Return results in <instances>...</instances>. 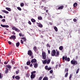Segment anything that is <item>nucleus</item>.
Returning a JSON list of instances; mask_svg holds the SVG:
<instances>
[{
	"label": "nucleus",
	"mask_w": 80,
	"mask_h": 80,
	"mask_svg": "<svg viewBox=\"0 0 80 80\" xmlns=\"http://www.w3.org/2000/svg\"><path fill=\"white\" fill-rule=\"evenodd\" d=\"M19 73V70H18V71H17L16 72V74H18V73Z\"/></svg>",
	"instance_id": "45"
},
{
	"label": "nucleus",
	"mask_w": 80,
	"mask_h": 80,
	"mask_svg": "<svg viewBox=\"0 0 80 80\" xmlns=\"http://www.w3.org/2000/svg\"><path fill=\"white\" fill-rule=\"evenodd\" d=\"M0 26L2 27H3L4 28H8L9 26L8 25H3L2 24H1Z\"/></svg>",
	"instance_id": "7"
},
{
	"label": "nucleus",
	"mask_w": 80,
	"mask_h": 80,
	"mask_svg": "<svg viewBox=\"0 0 80 80\" xmlns=\"http://www.w3.org/2000/svg\"><path fill=\"white\" fill-rule=\"evenodd\" d=\"M46 52H42V58L43 59L45 60L46 58Z\"/></svg>",
	"instance_id": "3"
},
{
	"label": "nucleus",
	"mask_w": 80,
	"mask_h": 80,
	"mask_svg": "<svg viewBox=\"0 0 80 80\" xmlns=\"http://www.w3.org/2000/svg\"><path fill=\"white\" fill-rule=\"evenodd\" d=\"M59 49L60 50H63V46H60L59 48Z\"/></svg>",
	"instance_id": "27"
},
{
	"label": "nucleus",
	"mask_w": 80,
	"mask_h": 80,
	"mask_svg": "<svg viewBox=\"0 0 80 80\" xmlns=\"http://www.w3.org/2000/svg\"><path fill=\"white\" fill-rule=\"evenodd\" d=\"M50 61H51V59H48L47 61V64H49V63H50Z\"/></svg>",
	"instance_id": "26"
},
{
	"label": "nucleus",
	"mask_w": 80,
	"mask_h": 80,
	"mask_svg": "<svg viewBox=\"0 0 80 80\" xmlns=\"http://www.w3.org/2000/svg\"><path fill=\"white\" fill-rule=\"evenodd\" d=\"M26 77H30V74H29L28 73H27L26 75Z\"/></svg>",
	"instance_id": "32"
},
{
	"label": "nucleus",
	"mask_w": 80,
	"mask_h": 80,
	"mask_svg": "<svg viewBox=\"0 0 80 80\" xmlns=\"http://www.w3.org/2000/svg\"><path fill=\"white\" fill-rule=\"evenodd\" d=\"M12 34H13V35H15L16 33H15V32L14 31H13L12 32Z\"/></svg>",
	"instance_id": "52"
},
{
	"label": "nucleus",
	"mask_w": 80,
	"mask_h": 80,
	"mask_svg": "<svg viewBox=\"0 0 80 80\" xmlns=\"http://www.w3.org/2000/svg\"><path fill=\"white\" fill-rule=\"evenodd\" d=\"M38 20H40V16L39 17H38Z\"/></svg>",
	"instance_id": "63"
},
{
	"label": "nucleus",
	"mask_w": 80,
	"mask_h": 80,
	"mask_svg": "<svg viewBox=\"0 0 80 80\" xmlns=\"http://www.w3.org/2000/svg\"><path fill=\"white\" fill-rule=\"evenodd\" d=\"M68 72V68H66L65 69V72Z\"/></svg>",
	"instance_id": "41"
},
{
	"label": "nucleus",
	"mask_w": 80,
	"mask_h": 80,
	"mask_svg": "<svg viewBox=\"0 0 80 80\" xmlns=\"http://www.w3.org/2000/svg\"><path fill=\"white\" fill-rule=\"evenodd\" d=\"M48 66L46 65L45 67V68L46 70H48Z\"/></svg>",
	"instance_id": "40"
},
{
	"label": "nucleus",
	"mask_w": 80,
	"mask_h": 80,
	"mask_svg": "<svg viewBox=\"0 0 80 80\" xmlns=\"http://www.w3.org/2000/svg\"><path fill=\"white\" fill-rule=\"evenodd\" d=\"M21 42L22 44H23V40H21Z\"/></svg>",
	"instance_id": "54"
},
{
	"label": "nucleus",
	"mask_w": 80,
	"mask_h": 80,
	"mask_svg": "<svg viewBox=\"0 0 80 80\" xmlns=\"http://www.w3.org/2000/svg\"><path fill=\"white\" fill-rule=\"evenodd\" d=\"M63 8V6H60L58 8V10H62Z\"/></svg>",
	"instance_id": "12"
},
{
	"label": "nucleus",
	"mask_w": 80,
	"mask_h": 80,
	"mask_svg": "<svg viewBox=\"0 0 80 80\" xmlns=\"http://www.w3.org/2000/svg\"><path fill=\"white\" fill-rule=\"evenodd\" d=\"M55 67H56V69H57V68H58V65H56Z\"/></svg>",
	"instance_id": "58"
},
{
	"label": "nucleus",
	"mask_w": 80,
	"mask_h": 80,
	"mask_svg": "<svg viewBox=\"0 0 80 80\" xmlns=\"http://www.w3.org/2000/svg\"><path fill=\"white\" fill-rule=\"evenodd\" d=\"M2 12H3V13H6V14H8L9 13V12H8L5 10H2Z\"/></svg>",
	"instance_id": "9"
},
{
	"label": "nucleus",
	"mask_w": 80,
	"mask_h": 80,
	"mask_svg": "<svg viewBox=\"0 0 80 80\" xmlns=\"http://www.w3.org/2000/svg\"><path fill=\"white\" fill-rule=\"evenodd\" d=\"M19 45H20V42H18L16 43V46L17 47H19Z\"/></svg>",
	"instance_id": "24"
},
{
	"label": "nucleus",
	"mask_w": 80,
	"mask_h": 80,
	"mask_svg": "<svg viewBox=\"0 0 80 80\" xmlns=\"http://www.w3.org/2000/svg\"><path fill=\"white\" fill-rule=\"evenodd\" d=\"M8 43L9 45H11L12 44V42H11L10 41H8Z\"/></svg>",
	"instance_id": "50"
},
{
	"label": "nucleus",
	"mask_w": 80,
	"mask_h": 80,
	"mask_svg": "<svg viewBox=\"0 0 80 80\" xmlns=\"http://www.w3.org/2000/svg\"><path fill=\"white\" fill-rule=\"evenodd\" d=\"M47 70H48V71H49V70H52V68H51V67L48 68Z\"/></svg>",
	"instance_id": "43"
},
{
	"label": "nucleus",
	"mask_w": 80,
	"mask_h": 80,
	"mask_svg": "<svg viewBox=\"0 0 80 80\" xmlns=\"http://www.w3.org/2000/svg\"><path fill=\"white\" fill-rule=\"evenodd\" d=\"M11 62L12 63V64L13 65H14V64H15V62L13 61V60H12Z\"/></svg>",
	"instance_id": "38"
},
{
	"label": "nucleus",
	"mask_w": 80,
	"mask_h": 80,
	"mask_svg": "<svg viewBox=\"0 0 80 80\" xmlns=\"http://www.w3.org/2000/svg\"><path fill=\"white\" fill-rule=\"evenodd\" d=\"M20 5L21 7H23L24 5V3H21L20 4Z\"/></svg>",
	"instance_id": "42"
},
{
	"label": "nucleus",
	"mask_w": 80,
	"mask_h": 80,
	"mask_svg": "<svg viewBox=\"0 0 80 80\" xmlns=\"http://www.w3.org/2000/svg\"><path fill=\"white\" fill-rule=\"evenodd\" d=\"M47 47H50V45L49 44H47Z\"/></svg>",
	"instance_id": "47"
},
{
	"label": "nucleus",
	"mask_w": 80,
	"mask_h": 80,
	"mask_svg": "<svg viewBox=\"0 0 80 80\" xmlns=\"http://www.w3.org/2000/svg\"><path fill=\"white\" fill-rule=\"evenodd\" d=\"M21 38L22 40H23L24 42H26V41H27V39L23 37Z\"/></svg>",
	"instance_id": "22"
},
{
	"label": "nucleus",
	"mask_w": 80,
	"mask_h": 80,
	"mask_svg": "<svg viewBox=\"0 0 80 80\" xmlns=\"http://www.w3.org/2000/svg\"><path fill=\"white\" fill-rule=\"evenodd\" d=\"M47 60L46 59L43 62V64H45L47 63Z\"/></svg>",
	"instance_id": "29"
},
{
	"label": "nucleus",
	"mask_w": 80,
	"mask_h": 80,
	"mask_svg": "<svg viewBox=\"0 0 80 80\" xmlns=\"http://www.w3.org/2000/svg\"><path fill=\"white\" fill-rule=\"evenodd\" d=\"M43 80H48V78L47 77H45L44 78Z\"/></svg>",
	"instance_id": "28"
},
{
	"label": "nucleus",
	"mask_w": 80,
	"mask_h": 80,
	"mask_svg": "<svg viewBox=\"0 0 80 80\" xmlns=\"http://www.w3.org/2000/svg\"><path fill=\"white\" fill-rule=\"evenodd\" d=\"M49 24L50 25H53V24H52V22H49Z\"/></svg>",
	"instance_id": "62"
},
{
	"label": "nucleus",
	"mask_w": 80,
	"mask_h": 80,
	"mask_svg": "<svg viewBox=\"0 0 80 80\" xmlns=\"http://www.w3.org/2000/svg\"><path fill=\"white\" fill-rule=\"evenodd\" d=\"M33 49L34 50V51H35V52H37V47L35 46V47H34L33 48Z\"/></svg>",
	"instance_id": "16"
},
{
	"label": "nucleus",
	"mask_w": 80,
	"mask_h": 80,
	"mask_svg": "<svg viewBox=\"0 0 80 80\" xmlns=\"http://www.w3.org/2000/svg\"><path fill=\"white\" fill-rule=\"evenodd\" d=\"M8 72V69L7 68H6V70L5 71V73L7 74Z\"/></svg>",
	"instance_id": "19"
},
{
	"label": "nucleus",
	"mask_w": 80,
	"mask_h": 80,
	"mask_svg": "<svg viewBox=\"0 0 80 80\" xmlns=\"http://www.w3.org/2000/svg\"><path fill=\"white\" fill-rule=\"evenodd\" d=\"M54 29L56 31V32H57L58 31V28L56 26H55L54 27Z\"/></svg>",
	"instance_id": "23"
},
{
	"label": "nucleus",
	"mask_w": 80,
	"mask_h": 80,
	"mask_svg": "<svg viewBox=\"0 0 80 80\" xmlns=\"http://www.w3.org/2000/svg\"><path fill=\"white\" fill-rule=\"evenodd\" d=\"M6 9L8 11H9V12H11L12 11V9L9 8H6Z\"/></svg>",
	"instance_id": "15"
},
{
	"label": "nucleus",
	"mask_w": 80,
	"mask_h": 80,
	"mask_svg": "<svg viewBox=\"0 0 80 80\" xmlns=\"http://www.w3.org/2000/svg\"><path fill=\"white\" fill-rule=\"evenodd\" d=\"M30 63H31V62H30V61H28L27 62V65H30Z\"/></svg>",
	"instance_id": "31"
},
{
	"label": "nucleus",
	"mask_w": 80,
	"mask_h": 80,
	"mask_svg": "<svg viewBox=\"0 0 80 80\" xmlns=\"http://www.w3.org/2000/svg\"><path fill=\"white\" fill-rule=\"evenodd\" d=\"M28 23L29 25H32V23L30 21H28Z\"/></svg>",
	"instance_id": "48"
},
{
	"label": "nucleus",
	"mask_w": 80,
	"mask_h": 80,
	"mask_svg": "<svg viewBox=\"0 0 80 80\" xmlns=\"http://www.w3.org/2000/svg\"><path fill=\"white\" fill-rule=\"evenodd\" d=\"M37 24H38V27H40V23H38L37 22Z\"/></svg>",
	"instance_id": "39"
},
{
	"label": "nucleus",
	"mask_w": 80,
	"mask_h": 80,
	"mask_svg": "<svg viewBox=\"0 0 80 80\" xmlns=\"http://www.w3.org/2000/svg\"><path fill=\"white\" fill-rule=\"evenodd\" d=\"M19 35L20 37H24V35L22 34V33H20L19 34Z\"/></svg>",
	"instance_id": "20"
},
{
	"label": "nucleus",
	"mask_w": 80,
	"mask_h": 80,
	"mask_svg": "<svg viewBox=\"0 0 80 80\" xmlns=\"http://www.w3.org/2000/svg\"><path fill=\"white\" fill-rule=\"evenodd\" d=\"M56 54V51H55V50H53L52 51V53H51L52 56L53 57H54V56H55Z\"/></svg>",
	"instance_id": "5"
},
{
	"label": "nucleus",
	"mask_w": 80,
	"mask_h": 80,
	"mask_svg": "<svg viewBox=\"0 0 80 80\" xmlns=\"http://www.w3.org/2000/svg\"><path fill=\"white\" fill-rule=\"evenodd\" d=\"M42 27H43V25L40 24V28H42Z\"/></svg>",
	"instance_id": "57"
},
{
	"label": "nucleus",
	"mask_w": 80,
	"mask_h": 80,
	"mask_svg": "<svg viewBox=\"0 0 80 80\" xmlns=\"http://www.w3.org/2000/svg\"><path fill=\"white\" fill-rule=\"evenodd\" d=\"M48 53L49 54H50V50H48Z\"/></svg>",
	"instance_id": "64"
},
{
	"label": "nucleus",
	"mask_w": 80,
	"mask_h": 80,
	"mask_svg": "<svg viewBox=\"0 0 80 80\" xmlns=\"http://www.w3.org/2000/svg\"><path fill=\"white\" fill-rule=\"evenodd\" d=\"M71 64L72 65H77L78 62L77 61L75 60H72L71 62Z\"/></svg>",
	"instance_id": "2"
},
{
	"label": "nucleus",
	"mask_w": 80,
	"mask_h": 80,
	"mask_svg": "<svg viewBox=\"0 0 80 80\" xmlns=\"http://www.w3.org/2000/svg\"><path fill=\"white\" fill-rule=\"evenodd\" d=\"M80 70L79 68H78L77 69V71H76V74H77V73H78L79 72V70Z\"/></svg>",
	"instance_id": "37"
},
{
	"label": "nucleus",
	"mask_w": 80,
	"mask_h": 80,
	"mask_svg": "<svg viewBox=\"0 0 80 80\" xmlns=\"http://www.w3.org/2000/svg\"><path fill=\"white\" fill-rule=\"evenodd\" d=\"M35 77V74H31V79H33V78H34Z\"/></svg>",
	"instance_id": "10"
},
{
	"label": "nucleus",
	"mask_w": 80,
	"mask_h": 80,
	"mask_svg": "<svg viewBox=\"0 0 80 80\" xmlns=\"http://www.w3.org/2000/svg\"><path fill=\"white\" fill-rule=\"evenodd\" d=\"M12 53V51H11V52H9L8 54V56H10V55H11Z\"/></svg>",
	"instance_id": "33"
},
{
	"label": "nucleus",
	"mask_w": 80,
	"mask_h": 80,
	"mask_svg": "<svg viewBox=\"0 0 80 80\" xmlns=\"http://www.w3.org/2000/svg\"><path fill=\"white\" fill-rule=\"evenodd\" d=\"M62 60L63 61V62L64 63L65 62V61H68V62H70V58H68L67 56H63L62 58Z\"/></svg>",
	"instance_id": "1"
},
{
	"label": "nucleus",
	"mask_w": 80,
	"mask_h": 80,
	"mask_svg": "<svg viewBox=\"0 0 80 80\" xmlns=\"http://www.w3.org/2000/svg\"><path fill=\"white\" fill-rule=\"evenodd\" d=\"M68 75V72H67L65 75V77H67Z\"/></svg>",
	"instance_id": "36"
},
{
	"label": "nucleus",
	"mask_w": 80,
	"mask_h": 80,
	"mask_svg": "<svg viewBox=\"0 0 80 80\" xmlns=\"http://www.w3.org/2000/svg\"><path fill=\"white\" fill-rule=\"evenodd\" d=\"M53 73V70H51L50 71V73Z\"/></svg>",
	"instance_id": "56"
},
{
	"label": "nucleus",
	"mask_w": 80,
	"mask_h": 80,
	"mask_svg": "<svg viewBox=\"0 0 80 80\" xmlns=\"http://www.w3.org/2000/svg\"><path fill=\"white\" fill-rule=\"evenodd\" d=\"M72 74H70V77H69V79H70L72 78Z\"/></svg>",
	"instance_id": "51"
},
{
	"label": "nucleus",
	"mask_w": 80,
	"mask_h": 80,
	"mask_svg": "<svg viewBox=\"0 0 80 80\" xmlns=\"http://www.w3.org/2000/svg\"><path fill=\"white\" fill-rule=\"evenodd\" d=\"M28 55L29 56H32V54H33V53H32V52L30 50H29L28 51Z\"/></svg>",
	"instance_id": "6"
},
{
	"label": "nucleus",
	"mask_w": 80,
	"mask_h": 80,
	"mask_svg": "<svg viewBox=\"0 0 80 80\" xmlns=\"http://www.w3.org/2000/svg\"><path fill=\"white\" fill-rule=\"evenodd\" d=\"M37 62V60L35 59H32L31 62V63H34L35 62Z\"/></svg>",
	"instance_id": "11"
},
{
	"label": "nucleus",
	"mask_w": 80,
	"mask_h": 80,
	"mask_svg": "<svg viewBox=\"0 0 80 80\" xmlns=\"http://www.w3.org/2000/svg\"><path fill=\"white\" fill-rule=\"evenodd\" d=\"M10 39H12V38H13V39H15L16 38V37L15 35H12V36L11 37H10L9 38Z\"/></svg>",
	"instance_id": "8"
},
{
	"label": "nucleus",
	"mask_w": 80,
	"mask_h": 80,
	"mask_svg": "<svg viewBox=\"0 0 80 80\" xmlns=\"http://www.w3.org/2000/svg\"><path fill=\"white\" fill-rule=\"evenodd\" d=\"M77 5H78V4L77 2H75L73 4V6L74 7H77Z\"/></svg>",
	"instance_id": "17"
},
{
	"label": "nucleus",
	"mask_w": 80,
	"mask_h": 80,
	"mask_svg": "<svg viewBox=\"0 0 80 80\" xmlns=\"http://www.w3.org/2000/svg\"><path fill=\"white\" fill-rule=\"evenodd\" d=\"M46 12L47 13H48V9H47L46 10Z\"/></svg>",
	"instance_id": "60"
},
{
	"label": "nucleus",
	"mask_w": 80,
	"mask_h": 80,
	"mask_svg": "<svg viewBox=\"0 0 80 80\" xmlns=\"http://www.w3.org/2000/svg\"><path fill=\"white\" fill-rule=\"evenodd\" d=\"M34 67L35 68H36L38 67V64H37V63H36L34 64Z\"/></svg>",
	"instance_id": "18"
},
{
	"label": "nucleus",
	"mask_w": 80,
	"mask_h": 80,
	"mask_svg": "<svg viewBox=\"0 0 80 80\" xmlns=\"http://www.w3.org/2000/svg\"><path fill=\"white\" fill-rule=\"evenodd\" d=\"M0 78H2V74L0 72Z\"/></svg>",
	"instance_id": "59"
},
{
	"label": "nucleus",
	"mask_w": 80,
	"mask_h": 80,
	"mask_svg": "<svg viewBox=\"0 0 80 80\" xmlns=\"http://www.w3.org/2000/svg\"><path fill=\"white\" fill-rule=\"evenodd\" d=\"M36 73V71H33L31 72V74H32L33 75H35V74H34V73Z\"/></svg>",
	"instance_id": "34"
},
{
	"label": "nucleus",
	"mask_w": 80,
	"mask_h": 80,
	"mask_svg": "<svg viewBox=\"0 0 80 80\" xmlns=\"http://www.w3.org/2000/svg\"><path fill=\"white\" fill-rule=\"evenodd\" d=\"M12 29L13 30H15L16 32H20V30L16 28L15 26L12 28Z\"/></svg>",
	"instance_id": "4"
},
{
	"label": "nucleus",
	"mask_w": 80,
	"mask_h": 80,
	"mask_svg": "<svg viewBox=\"0 0 80 80\" xmlns=\"http://www.w3.org/2000/svg\"><path fill=\"white\" fill-rule=\"evenodd\" d=\"M59 51H57L56 52V55H55V57H58V55H59Z\"/></svg>",
	"instance_id": "21"
},
{
	"label": "nucleus",
	"mask_w": 80,
	"mask_h": 80,
	"mask_svg": "<svg viewBox=\"0 0 80 80\" xmlns=\"http://www.w3.org/2000/svg\"><path fill=\"white\" fill-rule=\"evenodd\" d=\"M2 22H5V19H3L2 20Z\"/></svg>",
	"instance_id": "49"
},
{
	"label": "nucleus",
	"mask_w": 80,
	"mask_h": 80,
	"mask_svg": "<svg viewBox=\"0 0 80 80\" xmlns=\"http://www.w3.org/2000/svg\"><path fill=\"white\" fill-rule=\"evenodd\" d=\"M42 2H44V3H46V1L45 0H42Z\"/></svg>",
	"instance_id": "55"
},
{
	"label": "nucleus",
	"mask_w": 80,
	"mask_h": 80,
	"mask_svg": "<svg viewBox=\"0 0 80 80\" xmlns=\"http://www.w3.org/2000/svg\"><path fill=\"white\" fill-rule=\"evenodd\" d=\"M17 9L19 10H20V11H21V10H22V9L21 8H20V7H18Z\"/></svg>",
	"instance_id": "35"
},
{
	"label": "nucleus",
	"mask_w": 80,
	"mask_h": 80,
	"mask_svg": "<svg viewBox=\"0 0 80 80\" xmlns=\"http://www.w3.org/2000/svg\"><path fill=\"white\" fill-rule=\"evenodd\" d=\"M25 69H28V67H26V66H25Z\"/></svg>",
	"instance_id": "53"
},
{
	"label": "nucleus",
	"mask_w": 80,
	"mask_h": 80,
	"mask_svg": "<svg viewBox=\"0 0 80 80\" xmlns=\"http://www.w3.org/2000/svg\"><path fill=\"white\" fill-rule=\"evenodd\" d=\"M41 9L44 10H46V7H44L43 6H42L41 7Z\"/></svg>",
	"instance_id": "14"
},
{
	"label": "nucleus",
	"mask_w": 80,
	"mask_h": 80,
	"mask_svg": "<svg viewBox=\"0 0 80 80\" xmlns=\"http://www.w3.org/2000/svg\"><path fill=\"white\" fill-rule=\"evenodd\" d=\"M0 18H3V16L0 15Z\"/></svg>",
	"instance_id": "61"
},
{
	"label": "nucleus",
	"mask_w": 80,
	"mask_h": 80,
	"mask_svg": "<svg viewBox=\"0 0 80 80\" xmlns=\"http://www.w3.org/2000/svg\"><path fill=\"white\" fill-rule=\"evenodd\" d=\"M8 63V61L7 62H4V64H5V65H7V64Z\"/></svg>",
	"instance_id": "44"
},
{
	"label": "nucleus",
	"mask_w": 80,
	"mask_h": 80,
	"mask_svg": "<svg viewBox=\"0 0 80 80\" xmlns=\"http://www.w3.org/2000/svg\"><path fill=\"white\" fill-rule=\"evenodd\" d=\"M6 67L7 68H11V66L10 65H8L6 66Z\"/></svg>",
	"instance_id": "25"
},
{
	"label": "nucleus",
	"mask_w": 80,
	"mask_h": 80,
	"mask_svg": "<svg viewBox=\"0 0 80 80\" xmlns=\"http://www.w3.org/2000/svg\"><path fill=\"white\" fill-rule=\"evenodd\" d=\"M31 22H35L36 21H35V19H33V18H32L31 19Z\"/></svg>",
	"instance_id": "30"
},
{
	"label": "nucleus",
	"mask_w": 80,
	"mask_h": 80,
	"mask_svg": "<svg viewBox=\"0 0 80 80\" xmlns=\"http://www.w3.org/2000/svg\"><path fill=\"white\" fill-rule=\"evenodd\" d=\"M15 78L16 80H19V79H20V77L18 76H16L15 77Z\"/></svg>",
	"instance_id": "13"
},
{
	"label": "nucleus",
	"mask_w": 80,
	"mask_h": 80,
	"mask_svg": "<svg viewBox=\"0 0 80 80\" xmlns=\"http://www.w3.org/2000/svg\"><path fill=\"white\" fill-rule=\"evenodd\" d=\"M73 21L74 22H77V19H76V18H74L73 19Z\"/></svg>",
	"instance_id": "46"
}]
</instances>
